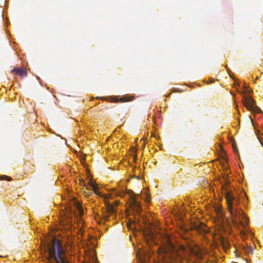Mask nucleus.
I'll return each mask as SVG.
<instances>
[{"instance_id": "nucleus-2", "label": "nucleus", "mask_w": 263, "mask_h": 263, "mask_svg": "<svg viewBox=\"0 0 263 263\" xmlns=\"http://www.w3.org/2000/svg\"><path fill=\"white\" fill-rule=\"evenodd\" d=\"M157 251L159 259L165 263H181L183 259V249L178 250L171 242L165 247H159Z\"/></svg>"}, {"instance_id": "nucleus-26", "label": "nucleus", "mask_w": 263, "mask_h": 263, "mask_svg": "<svg viewBox=\"0 0 263 263\" xmlns=\"http://www.w3.org/2000/svg\"><path fill=\"white\" fill-rule=\"evenodd\" d=\"M159 263H161V262L160 261V262H159Z\"/></svg>"}, {"instance_id": "nucleus-16", "label": "nucleus", "mask_w": 263, "mask_h": 263, "mask_svg": "<svg viewBox=\"0 0 263 263\" xmlns=\"http://www.w3.org/2000/svg\"><path fill=\"white\" fill-rule=\"evenodd\" d=\"M247 86L246 85H243V88L245 89V91L243 92V93H246V92H248V93H249V91L248 90H247Z\"/></svg>"}, {"instance_id": "nucleus-13", "label": "nucleus", "mask_w": 263, "mask_h": 263, "mask_svg": "<svg viewBox=\"0 0 263 263\" xmlns=\"http://www.w3.org/2000/svg\"><path fill=\"white\" fill-rule=\"evenodd\" d=\"M149 259V255H145L142 258H140V263H150V262L148 261Z\"/></svg>"}, {"instance_id": "nucleus-7", "label": "nucleus", "mask_w": 263, "mask_h": 263, "mask_svg": "<svg viewBox=\"0 0 263 263\" xmlns=\"http://www.w3.org/2000/svg\"><path fill=\"white\" fill-rule=\"evenodd\" d=\"M14 72L16 74L23 78L27 76V69L24 67H15L11 70V73Z\"/></svg>"}, {"instance_id": "nucleus-3", "label": "nucleus", "mask_w": 263, "mask_h": 263, "mask_svg": "<svg viewBox=\"0 0 263 263\" xmlns=\"http://www.w3.org/2000/svg\"><path fill=\"white\" fill-rule=\"evenodd\" d=\"M47 249L49 254V263H55L51 260L52 259L57 263L68 262L65 252L59 241L55 239L52 240L51 243L47 245Z\"/></svg>"}, {"instance_id": "nucleus-5", "label": "nucleus", "mask_w": 263, "mask_h": 263, "mask_svg": "<svg viewBox=\"0 0 263 263\" xmlns=\"http://www.w3.org/2000/svg\"><path fill=\"white\" fill-rule=\"evenodd\" d=\"M72 222V214L69 212L68 213L66 212L64 214V216L62 217L61 219V223L62 225H69L71 226Z\"/></svg>"}, {"instance_id": "nucleus-15", "label": "nucleus", "mask_w": 263, "mask_h": 263, "mask_svg": "<svg viewBox=\"0 0 263 263\" xmlns=\"http://www.w3.org/2000/svg\"><path fill=\"white\" fill-rule=\"evenodd\" d=\"M6 180L7 181H10V180H11V178L9 176L3 175L2 176H0V180Z\"/></svg>"}, {"instance_id": "nucleus-12", "label": "nucleus", "mask_w": 263, "mask_h": 263, "mask_svg": "<svg viewBox=\"0 0 263 263\" xmlns=\"http://www.w3.org/2000/svg\"><path fill=\"white\" fill-rule=\"evenodd\" d=\"M74 203L76 206V208L78 210L80 216H81L83 213V209L81 205L78 200L74 201Z\"/></svg>"}, {"instance_id": "nucleus-19", "label": "nucleus", "mask_w": 263, "mask_h": 263, "mask_svg": "<svg viewBox=\"0 0 263 263\" xmlns=\"http://www.w3.org/2000/svg\"><path fill=\"white\" fill-rule=\"evenodd\" d=\"M235 253L236 256H238L237 253L236 252H235Z\"/></svg>"}, {"instance_id": "nucleus-4", "label": "nucleus", "mask_w": 263, "mask_h": 263, "mask_svg": "<svg viewBox=\"0 0 263 263\" xmlns=\"http://www.w3.org/2000/svg\"><path fill=\"white\" fill-rule=\"evenodd\" d=\"M243 103L249 110L253 112H261V110L255 105V101L251 97L244 96Z\"/></svg>"}, {"instance_id": "nucleus-10", "label": "nucleus", "mask_w": 263, "mask_h": 263, "mask_svg": "<svg viewBox=\"0 0 263 263\" xmlns=\"http://www.w3.org/2000/svg\"><path fill=\"white\" fill-rule=\"evenodd\" d=\"M220 241L224 250L228 249L230 247V242L225 239L223 236H221L220 238Z\"/></svg>"}, {"instance_id": "nucleus-23", "label": "nucleus", "mask_w": 263, "mask_h": 263, "mask_svg": "<svg viewBox=\"0 0 263 263\" xmlns=\"http://www.w3.org/2000/svg\"><path fill=\"white\" fill-rule=\"evenodd\" d=\"M233 148L235 149V145H234V144L233 145Z\"/></svg>"}, {"instance_id": "nucleus-18", "label": "nucleus", "mask_w": 263, "mask_h": 263, "mask_svg": "<svg viewBox=\"0 0 263 263\" xmlns=\"http://www.w3.org/2000/svg\"><path fill=\"white\" fill-rule=\"evenodd\" d=\"M92 263H97V260L96 259H92Z\"/></svg>"}, {"instance_id": "nucleus-14", "label": "nucleus", "mask_w": 263, "mask_h": 263, "mask_svg": "<svg viewBox=\"0 0 263 263\" xmlns=\"http://www.w3.org/2000/svg\"><path fill=\"white\" fill-rule=\"evenodd\" d=\"M90 187H91L92 189V190L94 191L95 193L97 195H99V193L97 191V190L98 189L97 185L96 183H90Z\"/></svg>"}, {"instance_id": "nucleus-25", "label": "nucleus", "mask_w": 263, "mask_h": 263, "mask_svg": "<svg viewBox=\"0 0 263 263\" xmlns=\"http://www.w3.org/2000/svg\"><path fill=\"white\" fill-rule=\"evenodd\" d=\"M148 196L147 197V200H148Z\"/></svg>"}, {"instance_id": "nucleus-9", "label": "nucleus", "mask_w": 263, "mask_h": 263, "mask_svg": "<svg viewBox=\"0 0 263 263\" xmlns=\"http://www.w3.org/2000/svg\"><path fill=\"white\" fill-rule=\"evenodd\" d=\"M131 198V206L134 208L135 210H136L137 212H140L141 211L140 202L138 201L137 199L136 198L135 196H132Z\"/></svg>"}, {"instance_id": "nucleus-21", "label": "nucleus", "mask_w": 263, "mask_h": 263, "mask_svg": "<svg viewBox=\"0 0 263 263\" xmlns=\"http://www.w3.org/2000/svg\"><path fill=\"white\" fill-rule=\"evenodd\" d=\"M251 120V122H252V123L253 124V120L251 118H250Z\"/></svg>"}, {"instance_id": "nucleus-17", "label": "nucleus", "mask_w": 263, "mask_h": 263, "mask_svg": "<svg viewBox=\"0 0 263 263\" xmlns=\"http://www.w3.org/2000/svg\"><path fill=\"white\" fill-rule=\"evenodd\" d=\"M221 228H222V229L223 230V231H224V232H225V231H226V229H227V228H226L224 227V225H223V224L222 226H221Z\"/></svg>"}, {"instance_id": "nucleus-11", "label": "nucleus", "mask_w": 263, "mask_h": 263, "mask_svg": "<svg viewBox=\"0 0 263 263\" xmlns=\"http://www.w3.org/2000/svg\"><path fill=\"white\" fill-rule=\"evenodd\" d=\"M242 249L243 251V253L246 255H250L253 254V249L251 247H242Z\"/></svg>"}, {"instance_id": "nucleus-20", "label": "nucleus", "mask_w": 263, "mask_h": 263, "mask_svg": "<svg viewBox=\"0 0 263 263\" xmlns=\"http://www.w3.org/2000/svg\"><path fill=\"white\" fill-rule=\"evenodd\" d=\"M118 195L121 196H122L119 192H118Z\"/></svg>"}, {"instance_id": "nucleus-22", "label": "nucleus", "mask_w": 263, "mask_h": 263, "mask_svg": "<svg viewBox=\"0 0 263 263\" xmlns=\"http://www.w3.org/2000/svg\"><path fill=\"white\" fill-rule=\"evenodd\" d=\"M213 81H213V80H210V82H213Z\"/></svg>"}, {"instance_id": "nucleus-1", "label": "nucleus", "mask_w": 263, "mask_h": 263, "mask_svg": "<svg viewBox=\"0 0 263 263\" xmlns=\"http://www.w3.org/2000/svg\"><path fill=\"white\" fill-rule=\"evenodd\" d=\"M224 184H222L221 188L226 198L227 209L231 216L232 220L235 224L237 223V218L242 214V210L239 207V199L235 196L231 191L227 189L230 181L223 179Z\"/></svg>"}, {"instance_id": "nucleus-24", "label": "nucleus", "mask_w": 263, "mask_h": 263, "mask_svg": "<svg viewBox=\"0 0 263 263\" xmlns=\"http://www.w3.org/2000/svg\"><path fill=\"white\" fill-rule=\"evenodd\" d=\"M229 69H227L228 72H229Z\"/></svg>"}, {"instance_id": "nucleus-6", "label": "nucleus", "mask_w": 263, "mask_h": 263, "mask_svg": "<svg viewBox=\"0 0 263 263\" xmlns=\"http://www.w3.org/2000/svg\"><path fill=\"white\" fill-rule=\"evenodd\" d=\"M107 207V213L104 215V219L105 221H108L110 216H115V209L114 205L110 204L109 202H106Z\"/></svg>"}, {"instance_id": "nucleus-8", "label": "nucleus", "mask_w": 263, "mask_h": 263, "mask_svg": "<svg viewBox=\"0 0 263 263\" xmlns=\"http://www.w3.org/2000/svg\"><path fill=\"white\" fill-rule=\"evenodd\" d=\"M204 226V224L197 221L196 222L191 223L190 229L192 230H196L199 233H202L205 232L203 228Z\"/></svg>"}]
</instances>
